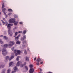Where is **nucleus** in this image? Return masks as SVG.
I'll return each mask as SVG.
<instances>
[{
  "mask_svg": "<svg viewBox=\"0 0 73 73\" xmlns=\"http://www.w3.org/2000/svg\"><path fill=\"white\" fill-rule=\"evenodd\" d=\"M15 44V42L13 41H10L9 42V44L8 45L7 44H4L3 46V49L2 50V54L3 56H6L7 54V51H6V49L4 48H7L8 46L9 48H11L12 46H13Z\"/></svg>",
  "mask_w": 73,
  "mask_h": 73,
  "instance_id": "nucleus-1",
  "label": "nucleus"
},
{
  "mask_svg": "<svg viewBox=\"0 0 73 73\" xmlns=\"http://www.w3.org/2000/svg\"><path fill=\"white\" fill-rule=\"evenodd\" d=\"M13 24H9L7 25V28L8 29V32L9 34V35L10 36H12V35H13V33L11 31V26H13Z\"/></svg>",
  "mask_w": 73,
  "mask_h": 73,
  "instance_id": "nucleus-2",
  "label": "nucleus"
},
{
  "mask_svg": "<svg viewBox=\"0 0 73 73\" xmlns=\"http://www.w3.org/2000/svg\"><path fill=\"white\" fill-rule=\"evenodd\" d=\"M14 47L12 48L11 50L13 51L14 53H15V56H17V54H20V51L19 50H14Z\"/></svg>",
  "mask_w": 73,
  "mask_h": 73,
  "instance_id": "nucleus-3",
  "label": "nucleus"
},
{
  "mask_svg": "<svg viewBox=\"0 0 73 73\" xmlns=\"http://www.w3.org/2000/svg\"><path fill=\"white\" fill-rule=\"evenodd\" d=\"M30 68V69L29 70V72L30 73H33L35 71V69L34 68H32L33 67V65L31 64L29 66Z\"/></svg>",
  "mask_w": 73,
  "mask_h": 73,
  "instance_id": "nucleus-4",
  "label": "nucleus"
},
{
  "mask_svg": "<svg viewBox=\"0 0 73 73\" xmlns=\"http://www.w3.org/2000/svg\"><path fill=\"white\" fill-rule=\"evenodd\" d=\"M5 6H4V5H2V12L4 13V15H6V13H5V11L6 10V8H4L3 9V8H4Z\"/></svg>",
  "mask_w": 73,
  "mask_h": 73,
  "instance_id": "nucleus-5",
  "label": "nucleus"
},
{
  "mask_svg": "<svg viewBox=\"0 0 73 73\" xmlns=\"http://www.w3.org/2000/svg\"><path fill=\"white\" fill-rule=\"evenodd\" d=\"M9 23H13L15 22V19H11L9 21Z\"/></svg>",
  "mask_w": 73,
  "mask_h": 73,
  "instance_id": "nucleus-6",
  "label": "nucleus"
},
{
  "mask_svg": "<svg viewBox=\"0 0 73 73\" xmlns=\"http://www.w3.org/2000/svg\"><path fill=\"white\" fill-rule=\"evenodd\" d=\"M14 70L12 71L11 73H14L16 72V70H17V67L16 66H15V67L14 68Z\"/></svg>",
  "mask_w": 73,
  "mask_h": 73,
  "instance_id": "nucleus-7",
  "label": "nucleus"
},
{
  "mask_svg": "<svg viewBox=\"0 0 73 73\" xmlns=\"http://www.w3.org/2000/svg\"><path fill=\"white\" fill-rule=\"evenodd\" d=\"M5 66V65L3 64L2 63H0V68H3Z\"/></svg>",
  "mask_w": 73,
  "mask_h": 73,
  "instance_id": "nucleus-8",
  "label": "nucleus"
},
{
  "mask_svg": "<svg viewBox=\"0 0 73 73\" xmlns=\"http://www.w3.org/2000/svg\"><path fill=\"white\" fill-rule=\"evenodd\" d=\"M21 64H22V63L21 62V61H19L18 62L17 64V66H20V65H21Z\"/></svg>",
  "mask_w": 73,
  "mask_h": 73,
  "instance_id": "nucleus-9",
  "label": "nucleus"
},
{
  "mask_svg": "<svg viewBox=\"0 0 73 73\" xmlns=\"http://www.w3.org/2000/svg\"><path fill=\"white\" fill-rule=\"evenodd\" d=\"M9 59V56H7L6 57V60H5V62H7V60H8Z\"/></svg>",
  "mask_w": 73,
  "mask_h": 73,
  "instance_id": "nucleus-10",
  "label": "nucleus"
},
{
  "mask_svg": "<svg viewBox=\"0 0 73 73\" xmlns=\"http://www.w3.org/2000/svg\"><path fill=\"white\" fill-rule=\"evenodd\" d=\"M25 60L26 61H29V58L27 56H26L25 57Z\"/></svg>",
  "mask_w": 73,
  "mask_h": 73,
  "instance_id": "nucleus-11",
  "label": "nucleus"
},
{
  "mask_svg": "<svg viewBox=\"0 0 73 73\" xmlns=\"http://www.w3.org/2000/svg\"><path fill=\"white\" fill-rule=\"evenodd\" d=\"M1 21L2 22L3 25H4L5 24H6V25H7V24H8L7 22H6L5 23H4V21H3L2 20H1Z\"/></svg>",
  "mask_w": 73,
  "mask_h": 73,
  "instance_id": "nucleus-12",
  "label": "nucleus"
},
{
  "mask_svg": "<svg viewBox=\"0 0 73 73\" xmlns=\"http://www.w3.org/2000/svg\"><path fill=\"white\" fill-rule=\"evenodd\" d=\"M13 64H14L13 62H10L9 63V66H11V65H13Z\"/></svg>",
  "mask_w": 73,
  "mask_h": 73,
  "instance_id": "nucleus-13",
  "label": "nucleus"
},
{
  "mask_svg": "<svg viewBox=\"0 0 73 73\" xmlns=\"http://www.w3.org/2000/svg\"><path fill=\"white\" fill-rule=\"evenodd\" d=\"M14 37H15V41H17V40H19V37L17 36L16 37L15 36H14Z\"/></svg>",
  "mask_w": 73,
  "mask_h": 73,
  "instance_id": "nucleus-14",
  "label": "nucleus"
},
{
  "mask_svg": "<svg viewBox=\"0 0 73 73\" xmlns=\"http://www.w3.org/2000/svg\"><path fill=\"white\" fill-rule=\"evenodd\" d=\"M11 72V68H9L7 70V73H10Z\"/></svg>",
  "mask_w": 73,
  "mask_h": 73,
  "instance_id": "nucleus-15",
  "label": "nucleus"
},
{
  "mask_svg": "<svg viewBox=\"0 0 73 73\" xmlns=\"http://www.w3.org/2000/svg\"><path fill=\"white\" fill-rule=\"evenodd\" d=\"M13 58H14V56H11L9 59V61H10L12 59H13Z\"/></svg>",
  "mask_w": 73,
  "mask_h": 73,
  "instance_id": "nucleus-16",
  "label": "nucleus"
},
{
  "mask_svg": "<svg viewBox=\"0 0 73 73\" xmlns=\"http://www.w3.org/2000/svg\"><path fill=\"white\" fill-rule=\"evenodd\" d=\"M26 64H27V62H25L24 63V64H23V65H21V67H23V66H24V65H26Z\"/></svg>",
  "mask_w": 73,
  "mask_h": 73,
  "instance_id": "nucleus-17",
  "label": "nucleus"
},
{
  "mask_svg": "<svg viewBox=\"0 0 73 73\" xmlns=\"http://www.w3.org/2000/svg\"><path fill=\"white\" fill-rule=\"evenodd\" d=\"M20 42H20L19 41H17L16 42V44H20Z\"/></svg>",
  "mask_w": 73,
  "mask_h": 73,
  "instance_id": "nucleus-18",
  "label": "nucleus"
},
{
  "mask_svg": "<svg viewBox=\"0 0 73 73\" xmlns=\"http://www.w3.org/2000/svg\"><path fill=\"white\" fill-rule=\"evenodd\" d=\"M36 61L37 62H40V61H41V59L40 58H39L38 59H37L36 60Z\"/></svg>",
  "mask_w": 73,
  "mask_h": 73,
  "instance_id": "nucleus-19",
  "label": "nucleus"
},
{
  "mask_svg": "<svg viewBox=\"0 0 73 73\" xmlns=\"http://www.w3.org/2000/svg\"><path fill=\"white\" fill-rule=\"evenodd\" d=\"M0 42L2 44H4V42L1 41V39H0Z\"/></svg>",
  "mask_w": 73,
  "mask_h": 73,
  "instance_id": "nucleus-20",
  "label": "nucleus"
},
{
  "mask_svg": "<svg viewBox=\"0 0 73 73\" xmlns=\"http://www.w3.org/2000/svg\"><path fill=\"white\" fill-rule=\"evenodd\" d=\"M8 11H9V12H12L13 10L12 9H8Z\"/></svg>",
  "mask_w": 73,
  "mask_h": 73,
  "instance_id": "nucleus-21",
  "label": "nucleus"
},
{
  "mask_svg": "<svg viewBox=\"0 0 73 73\" xmlns=\"http://www.w3.org/2000/svg\"><path fill=\"white\" fill-rule=\"evenodd\" d=\"M5 70H6L5 69L3 70L2 72V73H5Z\"/></svg>",
  "mask_w": 73,
  "mask_h": 73,
  "instance_id": "nucleus-22",
  "label": "nucleus"
},
{
  "mask_svg": "<svg viewBox=\"0 0 73 73\" xmlns=\"http://www.w3.org/2000/svg\"><path fill=\"white\" fill-rule=\"evenodd\" d=\"M26 33H27V31L26 30H24L23 32V34H24V35H25Z\"/></svg>",
  "mask_w": 73,
  "mask_h": 73,
  "instance_id": "nucleus-23",
  "label": "nucleus"
},
{
  "mask_svg": "<svg viewBox=\"0 0 73 73\" xmlns=\"http://www.w3.org/2000/svg\"><path fill=\"white\" fill-rule=\"evenodd\" d=\"M3 38L4 39H5V40H7V39H8V38L6 36H3Z\"/></svg>",
  "mask_w": 73,
  "mask_h": 73,
  "instance_id": "nucleus-24",
  "label": "nucleus"
},
{
  "mask_svg": "<svg viewBox=\"0 0 73 73\" xmlns=\"http://www.w3.org/2000/svg\"><path fill=\"white\" fill-rule=\"evenodd\" d=\"M14 24L15 25H17V24H18V22H14Z\"/></svg>",
  "mask_w": 73,
  "mask_h": 73,
  "instance_id": "nucleus-25",
  "label": "nucleus"
},
{
  "mask_svg": "<svg viewBox=\"0 0 73 73\" xmlns=\"http://www.w3.org/2000/svg\"><path fill=\"white\" fill-rule=\"evenodd\" d=\"M25 68L27 70H28V67L27 66H25Z\"/></svg>",
  "mask_w": 73,
  "mask_h": 73,
  "instance_id": "nucleus-26",
  "label": "nucleus"
},
{
  "mask_svg": "<svg viewBox=\"0 0 73 73\" xmlns=\"http://www.w3.org/2000/svg\"><path fill=\"white\" fill-rule=\"evenodd\" d=\"M27 37V36L26 35H24L23 36V38L25 39H26V38Z\"/></svg>",
  "mask_w": 73,
  "mask_h": 73,
  "instance_id": "nucleus-27",
  "label": "nucleus"
},
{
  "mask_svg": "<svg viewBox=\"0 0 73 73\" xmlns=\"http://www.w3.org/2000/svg\"><path fill=\"white\" fill-rule=\"evenodd\" d=\"M19 57H20L19 56H18L17 57V58L16 59L17 61H19Z\"/></svg>",
  "mask_w": 73,
  "mask_h": 73,
  "instance_id": "nucleus-28",
  "label": "nucleus"
},
{
  "mask_svg": "<svg viewBox=\"0 0 73 73\" xmlns=\"http://www.w3.org/2000/svg\"><path fill=\"white\" fill-rule=\"evenodd\" d=\"M24 38H21V41H24Z\"/></svg>",
  "mask_w": 73,
  "mask_h": 73,
  "instance_id": "nucleus-29",
  "label": "nucleus"
},
{
  "mask_svg": "<svg viewBox=\"0 0 73 73\" xmlns=\"http://www.w3.org/2000/svg\"><path fill=\"white\" fill-rule=\"evenodd\" d=\"M18 33L17 32H16L15 33V36H17Z\"/></svg>",
  "mask_w": 73,
  "mask_h": 73,
  "instance_id": "nucleus-30",
  "label": "nucleus"
},
{
  "mask_svg": "<svg viewBox=\"0 0 73 73\" xmlns=\"http://www.w3.org/2000/svg\"><path fill=\"white\" fill-rule=\"evenodd\" d=\"M12 13H9L8 15H9V16H11V15H12Z\"/></svg>",
  "mask_w": 73,
  "mask_h": 73,
  "instance_id": "nucleus-31",
  "label": "nucleus"
},
{
  "mask_svg": "<svg viewBox=\"0 0 73 73\" xmlns=\"http://www.w3.org/2000/svg\"><path fill=\"white\" fill-rule=\"evenodd\" d=\"M14 16L15 18H17L18 17V16H17L16 15H14Z\"/></svg>",
  "mask_w": 73,
  "mask_h": 73,
  "instance_id": "nucleus-32",
  "label": "nucleus"
},
{
  "mask_svg": "<svg viewBox=\"0 0 73 73\" xmlns=\"http://www.w3.org/2000/svg\"><path fill=\"white\" fill-rule=\"evenodd\" d=\"M24 53H25V54H27V52L26 51V50H24Z\"/></svg>",
  "mask_w": 73,
  "mask_h": 73,
  "instance_id": "nucleus-33",
  "label": "nucleus"
},
{
  "mask_svg": "<svg viewBox=\"0 0 73 73\" xmlns=\"http://www.w3.org/2000/svg\"><path fill=\"white\" fill-rule=\"evenodd\" d=\"M37 62L36 63V64L37 65H39V62Z\"/></svg>",
  "mask_w": 73,
  "mask_h": 73,
  "instance_id": "nucleus-34",
  "label": "nucleus"
},
{
  "mask_svg": "<svg viewBox=\"0 0 73 73\" xmlns=\"http://www.w3.org/2000/svg\"><path fill=\"white\" fill-rule=\"evenodd\" d=\"M18 33H22V31H19Z\"/></svg>",
  "mask_w": 73,
  "mask_h": 73,
  "instance_id": "nucleus-35",
  "label": "nucleus"
},
{
  "mask_svg": "<svg viewBox=\"0 0 73 73\" xmlns=\"http://www.w3.org/2000/svg\"><path fill=\"white\" fill-rule=\"evenodd\" d=\"M19 24H23V22H19Z\"/></svg>",
  "mask_w": 73,
  "mask_h": 73,
  "instance_id": "nucleus-36",
  "label": "nucleus"
},
{
  "mask_svg": "<svg viewBox=\"0 0 73 73\" xmlns=\"http://www.w3.org/2000/svg\"><path fill=\"white\" fill-rule=\"evenodd\" d=\"M26 42V41H23V44H25V42Z\"/></svg>",
  "mask_w": 73,
  "mask_h": 73,
  "instance_id": "nucleus-37",
  "label": "nucleus"
},
{
  "mask_svg": "<svg viewBox=\"0 0 73 73\" xmlns=\"http://www.w3.org/2000/svg\"><path fill=\"white\" fill-rule=\"evenodd\" d=\"M20 36H21V35L20 34H19L17 37H20Z\"/></svg>",
  "mask_w": 73,
  "mask_h": 73,
  "instance_id": "nucleus-38",
  "label": "nucleus"
},
{
  "mask_svg": "<svg viewBox=\"0 0 73 73\" xmlns=\"http://www.w3.org/2000/svg\"><path fill=\"white\" fill-rule=\"evenodd\" d=\"M3 37V35H0V37Z\"/></svg>",
  "mask_w": 73,
  "mask_h": 73,
  "instance_id": "nucleus-39",
  "label": "nucleus"
},
{
  "mask_svg": "<svg viewBox=\"0 0 73 73\" xmlns=\"http://www.w3.org/2000/svg\"><path fill=\"white\" fill-rule=\"evenodd\" d=\"M3 20H4V21H5V18H3Z\"/></svg>",
  "mask_w": 73,
  "mask_h": 73,
  "instance_id": "nucleus-40",
  "label": "nucleus"
},
{
  "mask_svg": "<svg viewBox=\"0 0 73 73\" xmlns=\"http://www.w3.org/2000/svg\"><path fill=\"white\" fill-rule=\"evenodd\" d=\"M35 60H36V57L35 58H34V60L35 61Z\"/></svg>",
  "mask_w": 73,
  "mask_h": 73,
  "instance_id": "nucleus-41",
  "label": "nucleus"
},
{
  "mask_svg": "<svg viewBox=\"0 0 73 73\" xmlns=\"http://www.w3.org/2000/svg\"><path fill=\"white\" fill-rule=\"evenodd\" d=\"M40 72L41 71H42V69H41V68H40Z\"/></svg>",
  "mask_w": 73,
  "mask_h": 73,
  "instance_id": "nucleus-42",
  "label": "nucleus"
},
{
  "mask_svg": "<svg viewBox=\"0 0 73 73\" xmlns=\"http://www.w3.org/2000/svg\"><path fill=\"white\" fill-rule=\"evenodd\" d=\"M17 29V28H16V27H15L14 28V29Z\"/></svg>",
  "mask_w": 73,
  "mask_h": 73,
  "instance_id": "nucleus-43",
  "label": "nucleus"
},
{
  "mask_svg": "<svg viewBox=\"0 0 73 73\" xmlns=\"http://www.w3.org/2000/svg\"><path fill=\"white\" fill-rule=\"evenodd\" d=\"M40 64H43V62H41Z\"/></svg>",
  "mask_w": 73,
  "mask_h": 73,
  "instance_id": "nucleus-44",
  "label": "nucleus"
},
{
  "mask_svg": "<svg viewBox=\"0 0 73 73\" xmlns=\"http://www.w3.org/2000/svg\"><path fill=\"white\" fill-rule=\"evenodd\" d=\"M7 17H8V15H6V18H7Z\"/></svg>",
  "mask_w": 73,
  "mask_h": 73,
  "instance_id": "nucleus-45",
  "label": "nucleus"
},
{
  "mask_svg": "<svg viewBox=\"0 0 73 73\" xmlns=\"http://www.w3.org/2000/svg\"><path fill=\"white\" fill-rule=\"evenodd\" d=\"M39 73H42V72H39Z\"/></svg>",
  "mask_w": 73,
  "mask_h": 73,
  "instance_id": "nucleus-46",
  "label": "nucleus"
},
{
  "mask_svg": "<svg viewBox=\"0 0 73 73\" xmlns=\"http://www.w3.org/2000/svg\"><path fill=\"white\" fill-rule=\"evenodd\" d=\"M52 73V72H48V73Z\"/></svg>",
  "mask_w": 73,
  "mask_h": 73,
  "instance_id": "nucleus-47",
  "label": "nucleus"
},
{
  "mask_svg": "<svg viewBox=\"0 0 73 73\" xmlns=\"http://www.w3.org/2000/svg\"><path fill=\"white\" fill-rule=\"evenodd\" d=\"M0 49H1V48H0V52H1V50H0Z\"/></svg>",
  "mask_w": 73,
  "mask_h": 73,
  "instance_id": "nucleus-48",
  "label": "nucleus"
},
{
  "mask_svg": "<svg viewBox=\"0 0 73 73\" xmlns=\"http://www.w3.org/2000/svg\"><path fill=\"white\" fill-rule=\"evenodd\" d=\"M1 25V23H0V26Z\"/></svg>",
  "mask_w": 73,
  "mask_h": 73,
  "instance_id": "nucleus-49",
  "label": "nucleus"
}]
</instances>
